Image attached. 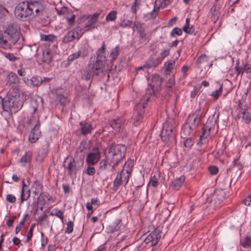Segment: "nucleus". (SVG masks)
Here are the masks:
<instances>
[{"label":"nucleus","mask_w":251,"mask_h":251,"mask_svg":"<svg viewBox=\"0 0 251 251\" xmlns=\"http://www.w3.org/2000/svg\"><path fill=\"white\" fill-rule=\"evenodd\" d=\"M99 170L100 171L105 170L107 167V159H102L99 163Z\"/></svg>","instance_id":"nucleus-49"},{"label":"nucleus","mask_w":251,"mask_h":251,"mask_svg":"<svg viewBox=\"0 0 251 251\" xmlns=\"http://www.w3.org/2000/svg\"><path fill=\"white\" fill-rule=\"evenodd\" d=\"M117 12L116 11H112L109 12L106 17V21L107 22L114 21L117 17Z\"/></svg>","instance_id":"nucleus-47"},{"label":"nucleus","mask_w":251,"mask_h":251,"mask_svg":"<svg viewBox=\"0 0 251 251\" xmlns=\"http://www.w3.org/2000/svg\"><path fill=\"white\" fill-rule=\"evenodd\" d=\"M99 200L98 198H96V199L93 198L91 199L90 202H88L87 203L86 208L88 209V210L89 211H90V210H92V209H93V205H99Z\"/></svg>","instance_id":"nucleus-45"},{"label":"nucleus","mask_w":251,"mask_h":251,"mask_svg":"<svg viewBox=\"0 0 251 251\" xmlns=\"http://www.w3.org/2000/svg\"><path fill=\"white\" fill-rule=\"evenodd\" d=\"M132 25H133L132 22L130 21H123L120 25V26L124 27V28L127 27H131Z\"/></svg>","instance_id":"nucleus-62"},{"label":"nucleus","mask_w":251,"mask_h":251,"mask_svg":"<svg viewBox=\"0 0 251 251\" xmlns=\"http://www.w3.org/2000/svg\"><path fill=\"white\" fill-rule=\"evenodd\" d=\"M24 96L18 92H11L3 98V111L10 113L20 110L24 102Z\"/></svg>","instance_id":"nucleus-1"},{"label":"nucleus","mask_w":251,"mask_h":251,"mask_svg":"<svg viewBox=\"0 0 251 251\" xmlns=\"http://www.w3.org/2000/svg\"><path fill=\"white\" fill-rule=\"evenodd\" d=\"M17 218L16 216H12L9 217V219L6 221V225L8 227H12L13 222L15 219Z\"/></svg>","instance_id":"nucleus-61"},{"label":"nucleus","mask_w":251,"mask_h":251,"mask_svg":"<svg viewBox=\"0 0 251 251\" xmlns=\"http://www.w3.org/2000/svg\"><path fill=\"white\" fill-rule=\"evenodd\" d=\"M54 37L55 36L52 35H42L41 36L42 40L49 42H52L54 40Z\"/></svg>","instance_id":"nucleus-53"},{"label":"nucleus","mask_w":251,"mask_h":251,"mask_svg":"<svg viewBox=\"0 0 251 251\" xmlns=\"http://www.w3.org/2000/svg\"><path fill=\"white\" fill-rule=\"evenodd\" d=\"M55 11L57 12V15L59 16H63L65 18L67 14L71 13V10H70L68 7L66 6H63L61 7H55Z\"/></svg>","instance_id":"nucleus-31"},{"label":"nucleus","mask_w":251,"mask_h":251,"mask_svg":"<svg viewBox=\"0 0 251 251\" xmlns=\"http://www.w3.org/2000/svg\"><path fill=\"white\" fill-rule=\"evenodd\" d=\"M56 105H65L69 102L68 99L63 95L57 94L55 100Z\"/></svg>","instance_id":"nucleus-27"},{"label":"nucleus","mask_w":251,"mask_h":251,"mask_svg":"<svg viewBox=\"0 0 251 251\" xmlns=\"http://www.w3.org/2000/svg\"><path fill=\"white\" fill-rule=\"evenodd\" d=\"M139 32L140 33V39L142 42H146L149 40V39L145 33V31L143 28H140L139 30Z\"/></svg>","instance_id":"nucleus-51"},{"label":"nucleus","mask_w":251,"mask_h":251,"mask_svg":"<svg viewBox=\"0 0 251 251\" xmlns=\"http://www.w3.org/2000/svg\"><path fill=\"white\" fill-rule=\"evenodd\" d=\"M105 64L95 60V58H91L88 64V69L84 71L83 77L87 80H90L94 76H100L103 74Z\"/></svg>","instance_id":"nucleus-3"},{"label":"nucleus","mask_w":251,"mask_h":251,"mask_svg":"<svg viewBox=\"0 0 251 251\" xmlns=\"http://www.w3.org/2000/svg\"><path fill=\"white\" fill-rule=\"evenodd\" d=\"M226 198V193L223 190H217L215 192L212 196V199L210 201V203H213L215 206L219 205L220 203Z\"/></svg>","instance_id":"nucleus-17"},{"label":"nucleus","mask_w":251,"mask_h":251,"mask_svg":"<svg viewBox=\"0 0 251 251\" xmlns=\"http://www.w3.org/2000/svg\"><path fill=\"white\" fill-rule=\"evenodd\" d=\"M208 60V57L204 54L201 55L197 60L196 62L198 64H201L204 62H207Z\"/></svg>","instance_id":"nucleus-60"},{"label":"nucleus","mask_w":251,"mask_h":251,"mask_svg":"<svg viewBox=\"0 0 251 251\" xmlns=\"http://www.w3.org/2000/svg\"><path fill=\"white\" fill-rule=\"evenodd\" d=\"M6 200L7 201L13 203L15 202L16 199L14 195L12 194H9L7 195Z\"/></svg>","instance_id":"nucleus-63"},{"label":"nucleus","mask_w":251,"mask_h":251,"mask_svg":"<svg viewBox=\"0 0 251 251\" xmlns=\"http://www.w3.org/2000/svg\"><path fill=\"white\" fill-rule=\"evenodd\" d=\"M222 92V85L220 86V87L219 88V89L216 90L215 91L213 92L211 96H213L215 100H217L220 95H221Z\"/></svg>","instance_id":"nucleus-57"},{"label":"nucleus","mask_w":251,"mask_h":251,"mask_svg":"<svg viewBox=\"0 0 251 251\" xmlns=\"http://www.w3.org/2000/svg\"><path fill=\"white\" fill-rule=\"evenodd\" d=\"M210 130V128L208 127V126H205L202 128V132L201 135L200 136V141L199 142V144H203L204 143L203 140L205 139V138L209 136V132Z\"/></svg>","instance_id":"nucleus-32"},{"label":"nucleus","mask_w":251,"mask_h":251,"mask_svg":"<svg viewBox=\"0 0 251 251\" xmlns=\"http://www.w3.org/2000/svg\"><path fill=\"white\" fill-rule=\"evenodd\" d=\"M32 152L30 151H28L26 152L25 154L23 156L21 159L20 161L22 163H29L30 162L32 158Z\"/></svg>","instance_id":"nucleus-42"},{"label":"nucleus","mask_w":251,"mask_h":251,"mask_svg":"<svg viewBox=\"0 0 251 251\" xmlns=\"http://www.w3.org/2000/svg\"><path fill=\"white\" fill-rule=\"evenodd\" d=\"M126 151V148L123 145L113 144L108 147L107 157L111 165L112 170L125 157Z\"/></svg>","instance_id":"nucleus-2"},{"label":"nucleus","mask_w":251,"mask_h":251,"mask_svg":"<svg viewBox=\"0 0 251 251\" xmlns=\"http://www.w3.org/2000/svg\"><path fill=\"white\" fill-rule=\"evenodd\" d=\"M79 57L84 58L89 54L88 49L86 47H82L77 52Z\"/></svg>","instance_id":"nucleus-43"},{"label":"nucleus","mask_w":251,"mask_h":251,"mask_svg":"<svg viewBox=\"0 0 251 251\" xmlns=\"http://www.w3.org/2000/svg\"><path fill=\"white\" fill-rule=\"evenodd\" d=\"M24 81L27 85H32L33 86H38L43 82L41 77L37 75L33 76L29 79L24 78Z\"/></svg>","instance_id":"nucleus-25"},{"label":"nucleus","mask_w":251,"mask_h":251,"mask_svg":"<svg viewBox=\"0 0 251 251\" xmlns=\"http://www.w3.org/2000/svg\"><path fill=\"white\" fill-rule=\"evenodd\" d=\"M29 123L31 125L35 124L28 137V141L31 143H35L39 138L41 133V131H39L40 123L39 117H36L35 116L32 115L29 121Z\"/></svg>","instance_id":"nucleus-6"},{"label":"nucleus","mask_w":251,"mask_h":251,"mask_svg":"<svg viewBox=\"0 0 251 251\" xmlns=\"http://www.w3.org/2000/svg\"><path fill=\"white\" fill-rule=\"evenodd\" d=\"M216 148L217 149V154L220 156L224 153L226 147L223 143H222L218 144L216 146Z\"/></svg>","instance_id":"nucleus-44"},{"label":"nucleus","mask_w":251,"mask_h":251,"mask_svg":"<svg viewBox=\"0 0 251 251\" xmlns=\"http://www.w3.org/2000/svg\"><path fill=\"white\" fill-rule=\"evenodd\" d=\"M87 142L82 141L80 146L77 149L74 158L75 159V162L78 165L83 167L84 164V160L85 158V153L84 151L86 149Z\"/></svg>","instance_id":"nucleus-12"},{"label":"nucleus","mask_w":251,"mask_h":251,"mask_svg":"<svg viewBox=\"0 0 251 251\" xmlns=\"http://www.w3.org/2000/svg\"><path fill=\"white\" fill-rule=\"evenodd\" d=\"M239 107L240 112L242 115L243 120L246 124L249 123L251 121V115L248 110V107L246 105H243L241 102L239 104Z\"/></svg>","instance_id":"nucleus-22"},{"label":"nucleus","mask_w":251,"mask_h":251,"mask_svg":"<svg viewBox=\"0 0 251 251\" xmlns=\"http://www.w3.org/2000/svg\"><path fill=\"white\" fill-rule=\"evenodd\" d=\"M120 53L119 46H116L113 49L110 54V57L112 58V60H116Z\"/></svg>","instance_id":"nucleus-46"},{"label":"nucleus","mask_w":251,"mask_h":251,"mask_svg":"<svg viewBox=\"0 0 251 251\" xmlns=\"http://www.w3.org/2000/svg\"><path fill=\"white\" fill-rule=\"evenodd\" d=\"M158 61L159 59L157 58H151L144 65V67L147 68L154 67L158 64Z\"/></svg>","instance_id":"nucleus-41"},{"label":"nucleus","mask_w":251,"mask_h":251,"mask_svg":"<svg viewBox=\"0 0 251 251\" xmlns=\"http://www.w3.org/2000/svg\"><path fill=\"white\" fill-rule=\"evenodd\" d=\"M125 175V170H123L120 174H118L114 182V186L119 187L123 181V176Z\"/></svg>","instance_id":"nucleus-38"},{"label":"nucleus","mask_w":251,"mask_h":251,"mask_svg":"<svg viewBox=\"0 0 251 251\" xmlns=\"http://www.w3.org/2000/svg\"><path fill=\"white\" fill-rule=\"evenodd\" d=\"M92 166L93 165H89L87 169L83 171V173L89 176H94L96 171L95 168Z\"/></svg>","instance_id":"nucleus-48"},{"label":"nucleus","mask_w":251,"mask_h":251,"mask_svg":"<svg viewBox=\"0 0 251 251\" xmlns=\"http://www.w3.org/2000/svg\"><path fill=\"white\" fill-rule=\"evenodd\" d=\"M158 61L159 59L157 58H151L144 65V67L147 68L154 67L158 64Z\"/></svg>","instance_id":"nucleus-39"},{"label":"nucleus","mask_w":251,"mask_h":251,"mask_svg":"<svg viewBox=\"0 0 251 251\" xmlns=\"http://www.w3.org/2000/svg\"><path fill=\"white\" fill-rule=\"evenodd\" d=\"M162 82V77L158 75H155L152 76L151 82L150 83L149 87L147 90V93L148 95L152 96L156 95L157 91L160 89Z\"/></svg>","instance_id":"nucleus-7"},{"label":"nucleus","mask_w":251,"mask_h":251,"mask_svg":"<svg viewBox=\"0 0 251 251\" xmlns=\"http://www.w3.org/2000/svg\"><path fill=\"white\" fill-rule=\"evenodd\" d=\"M19 34H9L7 36L3 37L4 44H2V47L5 48L8 46H11L15 45L19 40Z\"/></svg>","instance_id":"nucleus-19"},{"label":"nucleus","mask_w":251,"mask_h":251,"mask_svg":"<svg viewBox=\"0 0 251 251\" xmlns=\"http://www.w3.org/2000/svg\"><path fill=\"white\" fill-rule=\"evenodd\" d=\"M194 130V129H191V127L186 124L182 128L181 136L184 138H186V136L189 135Z\"/></svg>","instance_id":"nucleus-37"},{"label":"nucleus","mask_w":251,"mask_h":251,"mask_svg":"<svg viewBox=\"0 0 251 251\" xmlns=\"http://www.w3.org/2000/svg\"><path fill=\"white\" fill-rule=\"evenodd\" d=\"M105 45L103 42L102 46L97 51V60L100 62L103 63L105 64L107 61V57L105 55Z\"/></svg>","instance_id":"nucleus-24"},{"label":"nucleus","mask_w":251,"mask_h":251,"mask_svg":"<svg viewBox=\"0 0 251 251\" xmlns=\"http://www.w3.org/2000/svg\"><path fill=\"white\" fill-rule=\"evenodd\" d=\"M100 15V13L96 12L92 15H89L87 16H84L82 17V19L87 20L84 26L85 30L88 31L97 28L95 24Z\"/></svg>","instance_id":"nucleus-11"},{"label":"nucleus","mask_w":251,"mask_h":251,"mask_svg":"<svg viewBox=\"0 0 251 251\" xmlns=\"http://www.w3.org/2000/svg\"><path fill=\"white\" fill-rule=\"evenodd\" d=\"M162 233L160 230L155 229L145 239V243L146 244L151 243V245L152 246L156 245L160 239Z\"/></svg>","instance_id":"nucleus-14"},{"label":"nucleus","mask_w":251,"mask_h":251,"mask_svg":"<svg viewBox=\"0 0 251 251\" xmlns=\"http://www.w3.org/2000/svg\"><path fill=\"white\" fill-rule=\"evenodd\" d=\"M242 246L244 247H251V238H247L245 241L242 243Z\"/></svg>","instance_id":"nucleus-64"},{"label":"nucleus","mask_w":251,"mask_h":251,"mask_svg":"<svg viewBox=\"0 0 251 251\" xmlns=\"http://www.w3.org/2000/svg\"><path fill=\"white\" fill-rule=\"evenodd\" d=\"M56 212L54 213L53 212H51L50 213L51 215L55 216L56 217H58L60 219V220L63 221L64 219V216H63V212L61 210H55Z\"/></svg>","instance_id":"nucleus-56"},{"label":"nucleus","mask_w":251,"mask_h":251,"mask_svg":"<svg viewBox=\"0 0 251 251\" xmlns=\"http://www.w3.org/2000/svg\"><path fill=\"white\" fill-rule=\"evenodd\" d=\"M34 226H35V224H32L30 228H29V230L28 231V233L27 235V237H26V242H28L29 240H31L32 236H33V229H34Z\"/></svg>","instance_id":"nucleus-58"},{"label":"nucleus","mask_w":251,"mask_h":251,"mask_svg":"<svg viewBox=\"0 0 251 251\" xmlns=\"http://www.w3.org/2000/svg\"><path fill=\"white\" fill-rule=\"evenodd\" d=\"M79 125L80 133L84 136L90 133L94 129L92 125L86 121L81 122Z\"/></svg>","instance_id":"nucleus-23"},{"label":"nucleus","mask_w":251,"mask_h":251,"mask_svg":"<svg viewBox=\"0 0 251 251\" xmlns=\"http://www.w3.org/2000/svg\"><path fill=\"white\" fill-rule=\"evenodd\" d=\"M182 33V31L181 29L178 28V27H175L174 28L171 32V36L172 37L175 36L176 35H181Z\"/></svg>","instance_id":"nucleus-55"},{"label":"nucleus","mask_w":251,"mask_h":251,"mask_svg":"<svg viewBox=\"0 0 251 251\" xmlns=\"http://www.w3.org/2000/svg\"><path fill=\"white\" fill-rule=\"evenodd\" d=\"M27 2L28 3L29 10L30 11L32 18L39 16L43 13L45 7L41 1Z\"/></svg>","instance_id":"nucleus-13"},{"label":"nucleus","mask_w":251,"mask_h":251,"mask_svg":"<svg viewBox=\"0 0 251 251\" xmlns=\"http://www.w3.org/2000/svg\"><path fill=\"white\" fill-rule=\"evenodd\" d=\"M125 119L123 117H116L112 119L110 125L115 131L120 132L123 129Z\"/></svg>","instance_id":"nucleus-16"},{"label":"nucleus","mask_w":251,"mask_h":251,"mask_svg":"<svg viewBox=\"0 0 251 251\" xmlns=\"http://www.w3.org/2000/svg\"><path fill=\"white\" fill-rule=\"evenodd\" d=\"M15 16L22 21H26L31 17L28 3L23 1L19 3L15 8Z\"/></svg>","instance_id":"nucleus-5"},{"label":"nucleus","mask_w":251,"mask_h":251,"mask_svg":"<svg viewBox=\"0 0 251 251\" xmlns=\"http://www.w3.org/2000/svg\"><path fill=\"white\" fill-rule=\"evenodd\" d=\"M52 59L51 51L50 50L46 49L42 52V61L44 63L49 64Z\"/></svg>","instance_id":"nucleus-26"},{"label":"nucleus","mask_w":251,"mask_h":251,"mask_svg":"<svg viewBox=\"0 0 251 251\" xmlns=\"http://www.w3.org/2000/svg\"><path fill=\"white\" fill-rule=\"evenodd\" d=\"M75 15L73 14L71 10V13L67 14L65 18L67 19L69 24L72 25L75 21Z\"/></svg>","instance_id":"nucleus-50"},{"label":"nucleus","mask_w":251,"mask_h":251,"mask_svg":"<svg viewBox=\"0 0 251 251\" xmlns=\"http://www.w3.org/2000/svg\"><path fill=\"white\" fill-rule=\"evenodd\" d=\"M74 229V223L73 222L69 221L67 224V228L66 230V232L70 234L73 231Z\"/></svg>","instance_id":"nucleus-59"},{"label":"nucleus","mask_w":251,"mask_h":251,"mask_svg":"<svg viewBox=\"0 0 251 251\" xmlns=\"http://www.w3.org/2000/svg\"><path fill=\"white\" fill-rule=\"evenodd\" d=\"M31 190L34 194L38 195L43 190V185L38 181H35L31 187Z\"/></svg>","instance_id":"nucleus-33"},{"label":"nucleus","mask_w":251,"mask_h":251,"mask_svg":"<svg viewBox=\"0 0 251 251\" xmlns=\"http://www.w3.org/2000/svg\"><path fill=\"white\" fill-rule=\"evenodd\" d=\"M158 61L159 59L157 58H151L144 65V67L147 68L154 67L158 64Z\"/></svg>","instance_id":"nucleus-40"},{"label":"nucleus","mask_w":251,"mask_h":251,"mask_svg":"<svg viewBox=\"0 0 251 251\" xmlns=\"http://www.w3.org/2000/svg\"><path fill=\"white\" fill-rule=\"evenodd\" d=\"M141 0H135L131 7V11L133 13H136L137 9L139 8Z\"/></svg>","instance_id":"nucleus-54"},{"label":"nucleus","mask_w":251,"mask_h":251,"mask_svg":"<svg viewBox=\"0 0 251 251\" xmlns=\"http://www.w3.org/2000/svg\"><path fill=\"white\" fill-rule=\"evenodd\" d=\"M190 21L188 18L186 19V24L183 27V30L187 33L192 34L195 32V28L193 25L190 26Z\"/></svg>","instance_id":"nucleus-35"},{"label":"nucleus","mask_w":251,"mask_h":251,"mask_svg":"<svg viewBox=\"0 0 251 251\" xmlns=\"http://www.w3.org/2000/svg\"><path fill=\"white\" fill-rule=\"evenodd\" d=\"M185 177L181 176L180 177L175 179L172 183V186L175 190H178L184 182Z\"/></svg>","instance_id":"nucleus-28"},{"label":"nucleus","mask_w":251,"mask_h":251,"mask_svg":"<svg viewBox=\"0 0 251 251\" xmlns=\"http://www.w3.org/2000/svg\"><path fill=\"white\" fill-rule=\"evenodd\" d=\"M185 139H186L184 141V145L187 148L191 147L194 144V139L191 137H186Z\"/></svg>","instance_id":"nucleus-52"},{"label":"nucleus","mask_w":251,"mask_h":251,"mask_svg":"<svg viewBox=\"0 0 251 251\" xmlns=\"http://www.w3.org/2000/svg\"><path fill=\"white\" fill-rule=\"evenodd\" d=\"M175 121L173 119L169 120L164 126L161 133L162 140L166 142L173 143L175 141L176 132Z\"/></svg>","instance_id":"nucleus-4"},{"label":"nucleus","mask_w":251,"mask_h":251,"mask_svg":"<svg viewBox=\"0 0 251 251\" xmlns=\"http://www.w3.org/2000/svg\"><path fill=\"white\" fill-rule=\"evenodd\" d=\"M211 20L213 23H216L219 19L220 14L219 9H217L215 5L213 6L211 8Z\"/></svg>","instance_id":"nucleus-30"},{"label":"nucleus","mask_w":251,"mask_h":251,"mask_svg":"<svg viewBox=\"0 0 251 251\" xmlns=\"http://www.w3.org/2000/svg\"><path fill=\"white\" fill-rule=\"evenodd\" d=\"M150 98H147L146 101H143L137 103L135 106V110L137 115L134 118V124L137 126L141 122L144 117L145 113V108L147 105V102L149 101Z\"/></svg>","instance_id":"nucleus-9"},{"label":"nucleus","mask_w":251,"mask_h":251,"mask_svg":"<svg viewBox=\"0 0 251 251\" xmlns=\"http://www.w3.org/2000/svg\"><path fill=\"white\" fill-rule=\"evenodd\" d=\"M201 108L199 107L193 114L189 116L186 124L191 127V129H195L201 123Z\"/></svg>","instance_id":"nucleus-8"},{"label":"nucleus","mask_w":251,"mask_h":251,"mask_svg":"<svg viewBox=\"0 0 251 251\" xmlns=\"http://www.w3.org/2000/svg\"><path fill=\"white\" fill-rule=\"evenodd\" d=\"M235 70L237 72V75L243 74L244 72L246 73H251V71L248 64H246L243 67H239L237 63L235 66Z\"/></svg>","instance_id":"nucleus-29"},{"label":"nucleus","mask_w":251,"mask_h":251,"mask_svg":"<svg viewBox=\"0 0 251 251\" xmlns=\"http://www.w3.org/2000/svg\"><path fill=\"white\" fill-rule=\"evenodd\" d=\"M81 35L82 34H80L76 29L72 30L68 32L64 36L63 39V42L68 43L75 39L78 40Z\"/></svg>","instance_id":"nucleus-21"},{"label":"nucleus","mask_w":251,"mask_h":251,"mask_svg":"<svg viewBox=\"0 0 251 251\" xmlns=\"http://www.w3.org/2000/svg\"><path fill=\"white\" fill-rule=\"evenodd\" d=\"M5 34H6L7 35H9V34H19V32L18 27L16 25H14L10 24V25H9L8 26L7 28H6Z\"/></svg>","instance_id":"nucleus-36"},{"label":"nucleus","mask_w":251,"mask_h":251,"mask_svg":"<svg viewBox=\"0 0 251 251\" xmlns=\"http://www.w3.org/2000/svg\"><path fill=\"white\" fill-rule=\"evenodd\" d=\"M25 186L24 180L23 181V186L20 196L21 203L24 201H26L30 197V190H28L25 193L24 188Z\"/></svg>","instance_id":"nucleus-34"},{"label":"nucleus","mask_w":251,"mask_h":251,"mask_svg":"<svg viewBox=\"0 0 251 251\" xmlns=\"http://www.w3.org/2000/svg\"><path fill=\"white\" fill-rule=\"evenodd\" d=\"M67 159H70L69 162L68 163L67 167L63 165L65 169L68 172V175L70 176L76 175L77 172L79 171L82 168L81 166L78 165L75 162V159L73 157L71 158H67Z\"/></svg>","instance_id":"nucleus-15"},{"label":"nucleus","mask_w":251,"mask_h":251,"mask_svg":"<svg viewBox=\"0 0 251 251\" xmlns=\"http://www.w3.org/2000/svg\"><path fill=\"white\" fill-rule=\"evenodd\" d=\"M121 226V220L118 218H113L109 222L107 229L109 232L113 233L119 230Z\"/></svg>","instance_id":"nucleus-18"},{"label":"nucleus","mask_w":251,"mask_h":251,"mask_svg":"<svg viewBox=\"0 0 251 251\" xmlns=\"http://www.w3.org/2000/svg\"><path fill=\"white\" fill-rule=\"evenodd\" d=\"M100 157L101 153L99 149L97 147H93L91 152L87 155L86 163L88 165H94L100 161Z\"/></svg>","instance_id":"nucleus-10"},{"label":"nucleus","mask_w":251,"mask_h":251,"mask_svg":"<svg viewBox=\"0 0 251 251\" xmlns=\"http://www.w3.org/2000/svg\"><path fill=\"white\" fill-rule=\"evenodd\" d=\"M6 85L8 86L15 88L18 87L19 84V79L15 73H10L6 77Z\"/></svg>","instance_id":"nucleus-20"}]
</instances>
